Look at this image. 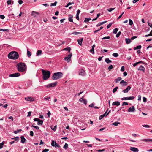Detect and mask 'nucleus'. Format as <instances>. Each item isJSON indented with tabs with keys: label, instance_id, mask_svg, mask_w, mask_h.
Masks as SVG:
<instances>
[{
	"label": "nucleus",
	"instance_id": "1",
	"mask_svg": "<svg viewBox=\"0 0 152 152\" xmlns=\"http://www.w3.org/2000/svg\"><path fill=\"white\" fill-rule=\"evenodd\" d=\"M17 69L18 71L20 72H23L26 70V66L25 63L20 62L17 64Z\"/></svg>",
	"mask_w": 152,
	"mask_h": 152
},
{
	"label": "nucleus",
	"instance_id": "2",
	"mask_svg": "<svg viewBox=\"0 0 152 152\" xmlns=\"http://www.w3.org/2000/svg\"><path fill=\"white\" fill-rule=\"evenodd\" d=\"M8 56L10 59L16 60L19 58V54L17 52L13 51L10 52L8 54Z\"/></svg>",
	"mask_w": 152,
	"mask_h": 152
},
{
	"label": "nucleus",
	"instance_id": "3",
	"mask_svg": "<svg viewBox=\"0 0 152 152\" xmlns=\"http://www.w3.org/2000/svg\"><path fill=\"white\" fill-rule=\"evenodd\" d=\"M42 71L43 75L42 78L43 80H46L50 77V72L44 69H42Z\"/></svg>",
	"mask_w": 152,
	"mask_h": 152
},
{
	"label": "nucleus",
	"instance_id": "4",
	"mask_svg": "<svg viewBox=\"0 0 152 152\" xmlns=\"http://www.w3.org/2000/svg\"><path fill=\"white\" fill-rule=\"evenodd\" d=\"M63 74L62 72H58L54 73L51 78L53 80H56L62 77Z\"/></svg>",
	"mask_w": 152,
	"mask_h": 152
},
{
	"label": "nucleus",
	"instance_id": "5",
	"mask_svg": "<svg viewBox=\"0 0 152 152\" xmlns=\"http://www.w3.org/2000/svg\"><path fill=\"white\" fill-rule=\"evenodd\" d=\"M57 82H56L54 83H53L48 85H47L45 86V87L48 88L54 87L57 84Z\"/></svg>",
	"mask_w": 152,
	"mask_h": 152
},
{
	"label": "nucleus",
	"instance_id": "6",
	"mask_svg": "<svg viewBox=\"0 0 152 152\" xmlns=\"http://www.w3.org/2000/svg\"><path fill=\"white\" fill-rule=\"evenodd\" d=\"M72 56V53H70L67 57L64 58V60L66 61L67 62L70 61L71 58Z\"/></svg>",
	"mask_w": 152,
	"mask_h": 152
},
{
	"label": "nucleus",
	"instance_id": "7",
	"mask_svg": "<svg viewBox=\"0 0 152 152\" xmlns=\"http://www.w3.org/2000/svg\"><path fill=\"white\" fill-rule=\"evenodd\" d=\"M20 74L19 72H17L15 73L10 74L9 77H15L19 76Z\"/></svg>",
	"mask_w": 152,
	"mask_h": 152
},
{
	"label": "nucleus",
	"instance_id": "8",
	"mask_svg": "<svg viewBox=\"0 0 152 152\" xmlns=\"http://www.w3.org/2000/svg\"><path fill=\"white\" fill-rule=\"evenodd\" d=\"M130 150L133 152H138L139 151L138 149L134 147H130Z\"/></svg>",
	"mask_w": 152,
	"mask_h": 152
},
{
	"label": "nucleus",
	"instance_id": "9",
	"mask_svg": "<svg viewBox=\"0 0 152 152\" xmlns=\"http://www.w3.org/2000/svg\"><path fill=\"white\" fill-rule=\"evenodd\" d=\"M131 87L130 86L127 87L126 89H124L122 91V92L124 93H127L131 89Z\"/></svg>",
	"mask_w": 152,
	"mask_h": 152
},
{
	"label": "nucleus",
	"instance_id": "10",
	"mask_svg": "<svg viewBox=\"0 0 152 152\" xmlns=\"http://www.w3.org/2000/svg\"><path fill=\"white\" fill-rule=\"evenodd\" d=\"M79 72V75H84L85 74V71L83 69L80 70Z\"/></svg>",
	"mask_w": 152,
	"mask_h": 152
},
{
	"label": "nucleus",
	"instance_id": "11",
	"mask_svg": "<svg viewBox=\"0 0 152 152\" xmlns=\"http://www.w3.org/2000/svg\"><path fill=\"white\" fill-rule=\"evenodd\" d=\"M135 111V109L134 106L132 107H130L128 109V111L129 112H134Z\"/></svg>",
	"mask_w": 152,
	"mask_h": 152
},
{
	"label": "nucleus",
	"instance_id": "12",
	"mask_svg": "<svg viewBox=\"0 0 152 152\" xmlns=\"http://www.w3.org/2000/svg\"><path fill=\"white\" fill-rule=\"evenodd\" d=\"M81 103H83L85 104H87V101L86 99H83V97L79 99Z\"/></svg>",
	"mask_w": 152,
	"mask_h": 152
},
{
	"label": "nucleus",
	"instance_id": "13",
	"mask_svg": "<svg viewBox=\"0 0 152 152\" xmlns=\"http://www.w3.org/2000/svg\"><path fill=\"white\" fill-rule=\"evenodd\" d=\"M120 84H122L123 86H126L128 85L126 81H124L123 80L120 81Z\"/></svg>",
	"mask_w": 152,
	"mask_h": 152
},
{
	"label": "nucleus",
	"instance_id": "14",
	"mask_svg": "<svg viewBox=\"0 0 152 152\" xmlns=\"http://www.w3.org/2000/svg\"><path fill=\"white\" fill-rule=\"evenodd\" d=\"M73 17V16L72 15H69V17H68V20L70 22H73V19L72 18Z\"/></svg>",
	"mask_w": 152,
	"mask_h": 152
},
{
	"label": "nucleus",
	"instance_id": "15",
	"mask_svg": "<svg viewBox=\"0 0 152 152\" xmlns=\"http://www.w3.org/2000/svg\"><path fill=\"white\" fill-rule=\"evenodd\" d=\"M138 70L144 72L145 70V69L143 66L141 65L138 68Z\"/></svg>",
	"mask_w": 152,
	"mask_h": 152
},
{
	"label": "nucleus",
	"instance_id": "16",
	"mask_svg": "<svg viewBox=\"0 0 152 152\" xmlns=\"http://www.w3.org/2000/svg\"><path fill=\"white\" fill-rule=\"evenodd\" d=\"M120 104V102L119 101H115L113 102L112 103V105H116L117 106H118Z\"/></svg>",
	"mask_w": 152,
	"mask_h": 152
},
{
	"label": "nucleus",
	"instance_id": "17",
	"mask_svg": "<svg viewBox=\"0 0 152 152\" xmlns=\"http://www.w3.org/2000/svg\"><path fill=\"white\" fill-rule=\"evenodd\" d=\"M39 14V13L38 12L34 11H33L31 13V15L33 16H34V17H36L37 15Z\"/></svg>",
	"mask_w": 152,
	"mask_h": 152
},
{
	"label": "nucleus",
	"instance_id": "18",
	"mask_svg": "<svg viewBox=\"0 0 152 152\" xmlns=\"http://www.w3.org/2000/svg\"><path fill=\"white\" fill-rule=\"evenodd\" d=\"M83 38H81L80 39H78L77 40L78 44H79L80 45H82V42L83 41Z\"/></svg>",
	"mask_w": 152,
	"mask_h": 152
},
{
	"label": "nucleus",
	"instance_id": "19",
	"mask_svg": "<svg viewBox=\"0 0 152 152\" xmlns=\"http://www.w3.org/2000/svg\"><path fill=\"white\" fill-rule=\"evenodd\" d=\"M141 141H145L147 142H152V139H144L141 140Z\"/></svg>",
	"mask_w": 152,
	"mask_h": 152
},
{
	"label": "nucleus",
	"instance_id": "20",
	"mask_svg": "<svg viewBox=\"0 0 152 152\" xmlns=\"http://www.w3.org/2000/svg\"><path fill=\"white\" fill-rule=\"evenodd\" d=\"M25 99L27 101H32L34 100L33 98L30 97L25 98Z\"/></svg>",
	"mask_w": 152,
	"mask_h": 152
},
{
	"label": "nucleus",
	"instance_id": "21",
	"mask_svg": "<svg viewBox=\"0 0 152 152\" xmlns=\"http://www.w3.org/2000/svg\"><path fill=\"white\" fill-rule=\"evenodd\" d=\"M20 138L21 142L22 143H24L26 140V139H25L24 136H21L20 137Z\"/></svg>",
	"mask_w": 152,
	"mask_h": 152
},
{
	"label": "nucleus",
	"instance_id": "22",
	"mask_svg": "<svg viewBox=\"0 0 152 152\" xmlns=\"http://www.w3.org/2000/svg\"><path fill=\"white\" fill-rule=\"evenodd\" d=\"M125 40L126 43L127 44H129L131 42V39L129 38H126Z\"/></svg>",
	"mask_w": 152,
	"mask_h": 152
},
{
	"label": "nucleus",
	"instance_id": "23",
	"mask_svg": "<svg viewBox=\"0 0 152 152\" xmlns=\"http://www.w3.org/2000/svg\"><path fill=\"white\" fill-rule=\"evenodd\" d=\"M62 50L68 51L69 52L71 50V48L69 47H67L66 48H64Z\"/></svg>",
	"mask_w": 152,
	"mask_h": 152
},
{
	"label": "nucleus",
	"instance_id": "24",
	"mask_svg": "<svg viewBox=\"0 0 152 152\" xmlns=\"http://www.w3.org/2000/svg\"><path fill=\"white\" fill-rule=\"evenodd\" d=\"M42 53V51L41 50H38L36 53V55L37 56L40 55Z\"/></svg>",
	"mask_w": 152,
	"mask_h": 152
},
{
	"label": "nucleus",
	"instance_id": "25",
	"mask_svg": "<svg viewBox=\"0 0 152 152\" xmlns=\"http://www.w3.org/2000/svg\"><path fill=\"white\" fill-rule=\"evenodd\" d=\"M43 121L42 120H41L40 119V120H39V121H38L37 123V125H42L43 124Z\"/></svg>",
	"mask_w": 152,
	"mask_h": 152
},
{
	"label": "nucleus",
	"instance_id": "26",
	"mask_svg": "<svg viewBox=\"0 0 152 152\" xmlns=\"http://www.w3.org/2000/svg\"><path fill=\"white\" fill-rule=\"evenodd\" d=\"M106 22H107V21H104V22H102L99 23L97 25H96V26H100L101 25H102V24H104Z\"/></svg>",
	"mask_w": 152,
	"mask_h": 152
},
{
	"label": "nucleus",
	"instance_id": "27",
	"mask_svg": "<svg viewBox=\"0 0 152 152\" xmlns=\"http://www.w3.org/2000/svg\"><path fill=\"white\" fill-rule=\"evenodd\" d=\"M122 79V78L121 77H118L117 79H115V82L117 83L119 81H120Z\"/></svg>",
	"mask_w": 152,
	"mask_h": 152
},
{
	"label": "nucleus",
	"instance_id": "28",
	"mask_svg": "<svg viewBox=\"0 0 152 152\" xmlns=\"http://www.w3.org/2000/svg\"><path fill=\"white\" fill-rule=\"evenodd\" d=\"M120 124V123L119 122H118V121H116L114 123H113L112 124V125H114L115 126H117L118 125V124Z\"/></svg>",
	"mask_w": 152,
	"mask_h": 152
},
{
	"label": "nucleus",
	"instance_id": "29",
	"mask_svg": "<svg viewBox=\"0 0 152 152\" xmlns=\"http://www.w3.org/2000/svg\"><path fill=\"white\" fill-rule=\"evenodd\" d=\"M105 61L107 63H109L112 62V61L108 58H106L105 59Z\"/></svg>",
	"mask_w": 152,
	"mask_h": 152
},
{
	"label": "nucleus",
	"instance_id": "30",
	"mask_svg": "<svg viewBox=\"0 0 152 152\" xmlns=\"http://www.w3.org/2000/svg\"><path fill=\"white\" fill-rule=\"evenodd\" d=\"M142 63V61H140L138 62H137L136 63H135L133 64V66H136L138 64L140 63Z\"/></svg>",
	"mask_w": 152,
	"mask_h": 152
},
{
	"label": "nucleus",
	"instance_id": "31",
	"mask_svg": "<svg viewBox=\"0 0 152 152\" xmlns=\"http://www.w3.org/2000/svg\"><path fill=\"white\" fill-rule=\"evenodd\" d=\"M141 48H142L141 46V45H139L137 46V47L134 48V50H136L137 49H140Z\"/></svg>",
	"mask_w": 152,
	"mask_h": 152
},
{
	"label": "nucleus",
	"instance_id": "32",
	"mask_svg": "<svg viewBox=\"0 0 152 152\" xmlns=\"http://www.w3.org/2000/svg\"><path fill=\"white\" fill-rule=\"evenodd\" d=\"M118 30V28H115V29H114L113 31V33L114 34H116Z\"/></svg>",
	"mask_w": 152,
	"mask_h": 152
},
{
	"label": "nucleus",
	"instance_id": "33",
	"mask_svg": "<svg viewBox=\"0 0 152 152\" xmlns=\"http://www.w3.org/2000/svg\"><path fill=\"white\" fill-rule=\"evenodd\" d=\"M56 142L55 141H54L53 140H52L51 145L52 146L54 147Z\"/></svg>",
	"mask_w": 152,
	"mask_h": 152
},
{
	"label": "nucleus",
	"instance_id": "34",
	"mask_svg": "<svg viewBox=\"0 0 152 152\" xmlns=\"http://www.w3.org/2000/svg\"><path fill=\"white\" fill-rule=\"evenodd\" d=\"M90 20V18H86L84 20V22L87 23Z\"/></svg>",
	"mask_w": 152,
	"mask_h": 152
},
{
	"label": "nucleus",
	"instance_id": "35",
	"mask_svg": "<svg viewBox=\"0 0 152 152\" xmlns=\"http://www.w3.org/2000/svg\"><path fill=\"white\" fill-rule=\"evenodd\" d=\"M68 144L66 143H65L63 146V148L65 149H66L68 148Z\"/></svg>",
	"mask_w": 152,
	"mask_h": 152
},
{
	"label": "nucleus",
	"instance_id": "36",
	"mask_svg": "<svg viewBox=\"0 0 152 152\" xmlns=\"http://www.w3.org/2000/svg\"><path fill=\"white\" fill-rule=\"evenodd\" d=\"M81 33L80 32H73L71 34H73L75 35H77L79 34H81Z\"/></svg>",
	"mask_w": 152,
	"mask_h": 152
},
{
	"label": "nucleus",
	"instance_id": "37",
	"mask_svg": "<svg viewBox=\"0 0 152 152\" xmlns=\"http://www.w3.org/2000/svg\"><path fill=\"white\" fill-rule=\"evenodd\" d=\"M110 110L108 113H107V111H106L104 113L103 115V116H107L109 113L110 112Z\"/></svg>",
	"mask_w": 152,
	"mask_h": 152
},
{
	"label": "nucleus",
	"instance_id": "38",
	"mask_svg": "<svg viewBox=\"0 0 152 152\" xmlns=\"http://www.w3.org/2000/svg\"><path fill=\"white\" fill-rule=\"evenodd\" d=\"M74 4V2H69L65 6L66 7H67L69 6Z\"/></svg>",
	"mask_w": 152,
	"mask_h": 152
},
{
	"label": "nucleus",
	"instance_id": "39",
	"mask_svg": "<svg viewBox=\"0 0 152 152\" xmlns=\"http://www.w3.org/2000/svg\"><path fill=\"white\" fill-rule=\"evenodd\" d=\"M31 53L28 50L27 51V55L28 57H30L31 56Z\"/></svg>",
	"mask_w": 152,
	"mask_h": 152
},
{
	"label": "nucleus",
	"instance_id": "40",
	"mask_svg": "<svg viewBox=\"0 0 152 152\" xmlns=\"http://www.w3.org/2000/svg\"><path fill=\"white\" fill-rule=\"evenodd\" d=\"M51 129L53 131H55L56 130L57 128V126L56 125L54 127L52 126H51Z\"/></svg>",
	"mask_w": 152,
	"mask_h": 152
},
{
	"label": "nucleus",
	"instance_id": "41",
	"mask_svg": "<svg viewBox=\"0 0 152 152\" xmlns=\"http://www.w3.org/2000/svg\"><path fill=\"white\" fill-rule=\"evenodd\" d=\"M22 131V130L21 129H20L19 130H15L14 132V133L15 134H17L18 133L21 132Z\"/></svg>",
	"mask_w": 152,
	"mask_h": 152
},
{
	"label": "nucleus",
	"instance_id": "42",
	"mask_svg": "<svg viewBox=\"0 0 152 152\" xmlns=\"http://www.w3.org/2000/svg\"><path fill=\"white\" fill-rule=\"evenodd\" d=\"M57 2L56 1L55 2L53 3H52L50 4V6H56V4L57 3Z\"/></svg>",
	"mask_w": 152,
	"mask_h": 152
},
{
	"label": "nucleus",
	"instance_id": "43",
	"mask_svg": "<svg viewBox=\"0 0 152 152\" xmlns=\"http://www.w3.org/2000/svg\"><path fill=\"white\" fill-rule=\"evenodd\" d=\"M113 56L115 57H116L118 56V54L117 53H114L113 54Z\"/></svg>",
	"mask_w": 152,
	"mask_h": 152
},
{
	"label": "nucleus",
	"instance_id": "44",
	"mask_svg": "<svg viewBox=\"0 0 152 152\" xmlns=\"http://www.w3.org/2000/svg\"><path fill=\"white\" fill-rule=\"evenodd\" d=\"M118 88V87L117 86L115 88H114L113 90V93H115L117 90V89Z\"/></svg>",
	"mask_w": 152,
	"mask_h": 152
},
{
	"label": "nucleus",
	"instance_id": "45",
	"mask_svg": "<svg viewBox=\"0 0 152 152\" xmlns=\"http://www.w3.org/2000/svg\"><path fill=\"white\" fill-rule=\"evenodd\" d=\"M134 98V96H130L129 97H128V100H133Z\"/></svg>",
	"mask_w": 152,
	"mask_h": 152
},
{
	"label": "nucleus",
	"instance_id": "46",
	"mask_svg": "<svg viewBox=\"0 0 152 152\" xmlns=\"http://www.w3.org/2000/svg\"><path fill=\"white\" fill-rule=\"evenodd\" d=\"M110 38V37L109 36L105 37H103L102 38V39H109Z\"/></svg>",
	"mask_w": 152,
	"mask_h": 152
},
{
	"label": "nucleus",
	"instance_id": "47",
	"mask_svg": "<svg viewBox=\"0 0 152 152\" xmlns=\"http://www.w3.org/2000/svg\"><path fill=\"white\" fill-rule=\"evenodd\" d=\"M129 24L130 25H132L133 24V22L132 21L131 19H129Z\"/></svg>",
	"mask_w": 152,
	"mask_h": 152
},
{
	"label": "nucleus",
	"instance_id": "48",
	"mask_svg": "<svg viewBox=\"0 0 152 152\" xmlns=\"http://www.w3.org/2000/svg\"><path fill=\"white\" fill-rule=\"evenodd\" d=\"M115 9V8H110L107 9V11H108L109 12H111L112 10H114Z\"/></svg>",
	"mask_w": 152,
	"mask_h": 152
},
{
	"label": "nucleus",
	"instance_id": "49",
	"mask_svg": "<svg viewBox=\"0 0 152 152\" xmlns=\"http://www.w3.org/2000/svg\"><path fill=\"white\" fill-rule=\"evenodd\" d=\"M12 139H14L15 141H18L19 140V138L18 137H15L14 138H12Z\"/></svg>",
	"mask_w": 152,
	"mask_h": 152
},
{
	"label": "nucleus",
	"instance_id": "50",
	"mask_svg": "<svg viewBox=\"0 0 152 152\" xmlns=\"http://www.w3.org/2000/svg\"><path fill=\"white\" fill-rule=\"evenodd\" d=\"M121 34V32L120 31H119L116 35V37L118 38L119 37L120 35Z\"/></svg>",
	"mask_w": 152,
	"mask_h": 152
},
{
	"label": "nucleus",
	"instance_id": "51",
	"mask_svg": "<svg viewBox=\"0 0 152 152\" xmlns=\"http://www.w3.org/2000/svg\"><path fill=\"white\" fill-rule=\"evenodd\" d=\"M4 144L3 142H2L0 143V149L2 148Z\"/></svg>",
	"mask_w": 152,
	"mask_h": 152
},
{
	"label": "nucleus",
	"instance_id": "52",
	"mask_svg": "<svg viewBox=\"0 0 152 152\" xmlns=\"http://www.w3.org/2000/svg\"><path fill=\"white\" fill-rule=\"evenodd\" d=\"M128 104V103L126 102H123L122 106H124L125 105H127Z\"/></svg>",
	"mask_w": 152,
	"mask_h": 152
},
{
	"label": "nucleus",
	"instance_id": "53",
	"mask_svg": "<svg viewBox=\"0 0 152 152\" xmlns=\"http://www.w3.org/2000/svg\"><path fill=\"white\" fill-rule=\"evenodd\" d=\"M151 35H152V31H151L150 33H149V34H147V35H145V37H148V36H151Z\"/></svg>",
	"mask_w": 152,
	"mask_h": 152
},
{
	"label": "nucleus",
	"instance_id": "54",
	"mask_svg": "<svg viewBox=\"0 0 152 152\" xmlns=\"http://www.w3.org/2000/svg\"><path fill=\"white\" fill-rule=\"evenodd\" d=\"M113 68V66L112 65H110L108 67V69L110 70L112 69Z\"/></svg>",
	"mask_w": 152,
	"mask_h": 152
},
{
	"label": "nucleus",
	"instance_id": "55",
	"mask_svg": "<svg viewBox=\"0 0 152 152\" xmlns=\"http://www.w3.org/2000/svg\"><path fill=\"white\" fill-rule=\"evenodd\" d=\"M124 12H123L121 14V15H120L117 18V20H118L119 19H120L121 17V16H122L124 14Z\"/></svg>",
	"mask_w": 152,
	"mask_h": 152
},
{
	"label": "nucleus",
	"instance_id": "56",
	"mask_svg": "<svg viewBox=\"0 0 152 152\" xmlns=\"http://www.w3.org/2000/svg\"><path fill=\"white\" fill-rule=\"evenodd\" d=\"M56 148H60V145L57 143H56L55 146Z\"/></svg>",
	"mask_w": 152,
	"mask_h": 152
},
{
	"label": "nucleus",
	"instance_id": "57",
	"mask_svg": "<svg viewBox=\"0 0 152 152\" xmlns=\"http://www.w3.org/2000/svg\"><path fill=\"white\" fill-rule=\"evenodd\" d=\"M0 18L2 19H3L4 18L5 16L3 15H0Z\"/></svg>",
	"mask_w": 152,
	"mask_h": 152
},
{
	"label": "nucleus",
	"instance_id": "58",
	"mask_svg": "<svg viewBox=\"0 0 152 152\" xmlns=\"http://www.w3.org/2000/svg\"><path fill=\"white\" fill-rule=\"evenodd\" d=\"M142 126L143 127H145L146 128H149L150 127V126L148 125H142Z\"/></svg>",
	"mask_w": 152,
	"mask_h": 152
},
{
	"label": "nucleus",
	"instance_id": "59",
	"mask_svg": "<svg viewBox=\"0 0 152 152\" xmlns=\"http://www.w3.org/2000/svg\"><path fill=\"white\" fill-rule=\"evenodd\" d=\"M30 135L31 136H33L34 135V133L32 131H30Z\"/></svg>",
	"mask_w": 152,
	"mask_h": 152
},
{
	"label": "nucleus",
	"instance_id": "60",
	"mask_svg": "<svg viewBox=\"0 0 152 152\" xmlns=\"http://www.w3.org/2000/svg\"><path fill=\"white\" fill-rule=\"evenodd\" d=\"M121 72H123L124 71V66H122L121 69Z\"/></svg>",
	"mask_w": 152,
	"mask_h": 152
},
{
	"label": "nucleus",
	"instance_id": "61",
	"mask_svg": "<svg viewBox=\"0 0 152 152\" xmlns=\"http://www.w3.org/2000/svg\"><path fill=\"white\" fill-rule=\"evenodd\" d=\"M49 151V149H44L42 152H47Z\"/></svg>",
	"mask_w": 152,
	"mask_h": 152
},
{
	"label": "nucleus",
	"instance_id": "62",
	"mask_svg": "<svg viewBox=\"0 0 152 152\" xmlns=\"http://www.w3.org/2000/svg\"><path fill=\"white\" fill-rule=\"evenodd\" d=\"M31 127H34L37 129H38L39 128V127L37 126H34L32 125L31 126Z\"/></svg>",
	"mask_w": 152,
	"mask_h": 152
},
{
	"label": "nucleus",
	"instance_id": "63",
	"mask_svg": "<svg viewBox=\"0 0 152 152\" xmlns=\"http://www.w3.org/2000/svg\"><path fill=\"white\" fill-rule=\"evenodd\" d=\"M137 36H132L131 38V39L132 40H134V39H135L137 38Z\"/></svg>",
	"mask_w": 152,
	"mask_h": 152
},
{
	"label": "nucleus",
	"instance_id": "64",
	"mask_svg": "<svg viewBox=\"0 0 152 152\" xmlns=\"http://www.w3.org/2000/svg\"><path fill=\"white\" fill-rule=\"evenodd\" d=\"M112 24V23H110V24H109L108 25H107V28H109L110 27Z\"/></svg>",
	"mask_w": 152,
	"mask_h": 152
}]
</instances>
